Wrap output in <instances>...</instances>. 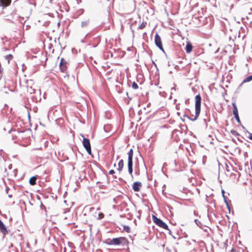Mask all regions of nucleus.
<instances>
[{
	"label": "nucleus",
	"instance_id": "f257e3e1",
	"mask_svg": "<svg viewBox=\"0 0 252 252\" xmlns=\"http://www.w3.org/2000/svg\"><path fill=\"white\" fill-rule=\"evenodd\" d=\"M195 115L194 116L191 115L190 116H187L186 114L184 115V117H187L188 119L192 121L196 120L198 117L201 110V97L200 94H197L195 96Z\"/></svg>",
	"mask_w": 252,
	"mask_h": 252
},
{
	"label": "nucleus",
	"instance_id": "f03ea898",
	"mask_svg": "<svg viewBox=\"0 0 252 252\" xmlns=\"http://www.w3.org/2000/svg\"><path fill=\"white\" fill-rule=\"evenodd\" d=\"M112 242L113 243V245H122L123 246L127 245L128 243L127 239L123 237L113 238Z\"/></svg>",
	"mask_w": 252,
	"mask_h": 252
},
{
	"label": "nucleus",
	"instance_id": "7ed1b4c3",
	"mask_svg": "<svg viewBox=\"0 0 252 252\" xmlns=\"http://www.w3.org/2000/svg\"><path fill=\"white\" fill-rule=\"evenodd\" d=\"M153 221L158 226L164 229L168 230V225L160 219L158 218L155 216H153Z\"/></svg>",
	"mask_w": 252,
	"mask_h": 252
},
{
	"label": "nucleus",
	"instance_id": "20e7f679",
	"mask_svg": "<svg viewBox=\"0 0 252 252\" xmlns=\"http://www.w3.org/2000/svg\"><path fill=\"white\" fill-rule=\"evenodd\" d=\"M82 137H83L82 141L83 146L87 151L88 154L91 155L92 154V152L90 140L89 139L84 137L83 135H82Z\"/></svg>",
	"mask_w": 252,
	"mask_h": 252
},
{
	"label": "nucleus",
	"instance_id": "39448f33",
	"mask_svg": "<svg viewBox=\"0 0 252 252\" xmlns=\"http://www.w3.org/2000/svg\"><path fill=\"white\" fill-rule=\"evenodd\" d=\"M155 42L157 46L158 47L160 50L164 51L161 39L158 33H157L155 36Z\"/></svg>",
	"mask_w": 252,
	"mask_h": 252
},
{
	"label": "nucleus",
	"instance_id": "423d86ee",
	"mask_svg": "<svg viewBox=\"0 0 252 252\" xmlns=\"http://www.w3.org/2000/svg\"><path fill=\"white\" fill-rule=\"evenodd\" d=\"M142 186V184L139 182H135L133 184L132 189L134 191L138 192L140 190V188Z\"/></svg>",
	"mask_w": 252,
	"mask_h": 252
},
{
	"label": "nucleus",
	"instance_id": "0eeeda50",
	"mask_svg": "<svg viewBox=\"0 0 252 252\" xmlns=\"http://www.w3.org/2000/svg\"><path fill=\"white\" fill-rule=\"evenodd\" d=\"M11 2V0H0V6L7 7L10 4Z\"/></svg>",
	"mask_w": 252,
	"mask_h": 252
},
{
	"label": "nucleus",
	"instance_id": "6e6552de",
	"mask_svg": "<svg viewBox=\"0 0 252 252\" xmlns=\"http://www.w3.org/2000/svg\"><path fill=\"white\" fill-rule=\"evenodd\" d=\"M192 48L193 47L191 43L190 42L188 41L185 47V50L187 53H190L192 50Z\"/></svg>",
	"mask_w": 252,
	"mask_h": 252
},
{
	"label": "nucleus",
	"instance_id": "1a4fd4ad",
	"mask_svg": "<svg viewBox=\"0 0 252 252\" xmlns=\"http://www.w3.org/2000/svg\"><path fill=\"white\" fill-rule=\"evenodd\" d=\"M127 166H128V171L129 174L131 175V176L132 177V172H133V162H130L128 161L127 163Z\"/></svg>",
	"mask_w": 252,
	"mask_h": 252
},
{
	"label": "nucleus",
	"instance_id": "9d476101",
	"mask_svg": "<svg viewBox=\"0 0 252 252\" xmlns=\"http://www.w3.org/2000/svg\"><path fill=\"white\" fill-rule=\"evenodd\" d=\"M127 154H128V161L133 162L132 158H133V151L132 149H130V150L128 152Z\"/></svg>",
	"mask_w": 252,
	"mask_h": 252
},
{
	"label": "nucleus",
	"instance_id": "9b49d317",
	"mask_svg": "<svg viewBox=\"0 0 252 252\" xmlns=\"http://www.w3.org/2000/svg\"><path fill=\"white\" fill-rule=\"evenodd\" d=\"M37 177L36 176L32 177L29 180V183L31 185L33 186L36 184Z\"/></svg>",
	"mask_w": 252,
	"mask_h": 252
},
{
	"label": "nucleus",
	"instance_id": "f8f14e48",
	"mask_svg": "<svg viewBox=\"0 0 252 252\" xmlns=\"http://www.w3.org/2000/svg\"><path fill=\"white\" fill-rule=\"evenodd\" d=\"M124 167V161L123 159H121L118 162V168L117 170L121 172Z\"/></svg>",
	"mask_w": 252,
	"mask_h": 252
},
{
	"label": "nucleus",
	"instance_id": "ddd939ff",
	"mask_svg": "<svg viewBox=\"0 0 252 252\" xmlns=\"http://www.w3.org/2000/svg\"><path fill=\"white\" fill-rule=\"evenodd\" d=\"M59 66L60 70L62 72H65L67 68L66 64H59Z\"/></svg>",
	"mask_w": 252,
	"mask_h": 252
},
{
	"label": "nucleus",
	"instance_id": "4468645a",
	"mask_svg": "<svg viewBox=\"0 0 252 252\" xmlns=\"http://www.w3.org/2000/svg\"><path fill=\"white\" fill-rule=\"evenodd\" d=\"M232 106H233V114L238 113V109H237V106L236 105V103L235 102L232 103Z\"/></svg>",
	"mask_w": 252,
	"mask_h": 252
},
{
	"label": "nucleus",
	"instance_id": "2eb2a0df",
	"mask_svg": "<svg viewBox=\"0 0 252 252\" xmlns=\"http://www.w3.org/2000/svg\"><path fill=\"white\" fill-rule=\"evenodd\" d=\"M147 26V22H143L140 26L138 27V29H144Z\"/></svg>",
	"mask_w": 252,
	"mask_h": 252
},
{
	"label": "nucleus",
	"instance_id": "dca6fc26",
	"mask_svg": "<svg viewBox=\"0 0 252 252\" xmlns=\"http://www.w3.org/2000/svg\"><path fill=\"white\" fill-rule=\"evenodd\" d=\"M104 243L108 245H113V243L112 242V239H106Z\"/></svg>",
	"mask_w": 252,
	"mask_h": 252
},
{
	"label": "nucleus",
	"instance_id": "f3484780",
	"mask_svg": "<svg viewBox=\"0 0 252 252\" xmlns=\"http://www.w3.org/2000/svg\"><path fill=\"white\" fill-rule=\"evenodd\" d=\"M89 21H85L81 22L82 28H86L89 25Z\"/></svg>",
	"mask_w": 252,
	"mask_h": 252
},
{
	"label": "nucleus",
	"instance_id": "a211bd4d",
	"mask_svg": "<svg viewBox=\"0 0 252 252\" xmlns=\"http://www.w3.org/2000/svg\"><path fill=\"white\" fill-rule=\"evenodd\" d=\"M233 115H234V117H235L236 121L237 122V123L238 124H241V121L240 120V118H239V115H238V113L233 114Z\"/></svg>",
	"mask_w": 252,
	"mask_h": 252
},
{
	"label": "nucleus",
	"instance_id": "6ab92c4d",
	"mask_svg": "<svg viewBox=\"0 0 252 252\" xmlns=\"http://www.w3.org/2000/svg\"><path fill=\"white\" fill-rule=\"evenodd\" d=\"M252 80V75L246 77L243 81V83L248 82Z\"/></svg>",
	"mask_w": 252,
	"mask_h": 252
},
{
	"label": "nucleus",
	"instance_id": "aec40b11",
	"mask_svg": "<svg viewBox=\"0 0 252 252\" xmlns=\"http://www.w3.org/2000/svg\"><path fill=\"white\" fill-rule=\"evenodd\" d=\"M5 58L7 60L8 63H9L13 59V56L11 54H9L6 56Z\"/></svg>",
	"mask_w": 252,
	"mask_h": 252
},
{
	"label": "nucleus",
	"instance_id": "412c9836",
	"mask_svg": "<svg viewBox=\"0 0 252 252\" xmlns=\"http://www.w3.org/2000/svg\"><path fill=\"white\" fill-rule=\"evenodd\" d=\"M124 230L127 233L130 232V227L127 225H124L123 226Z\"/></svg>",
	"mask_w": 252,
	"mask_h": 252
},
{
	"label": "nucleus",
	"instance_id": "4be33fe9",
	"mask_svg": "<svg viewBox=\"0 0 252 252\" xmlns=\"http://www.w3.org/2000/svg\"><path fill=\"white\" fill-rule=\"evenodd\" d=\"M230 132L232 134H233V135H235V136H239L240 135V134L237 131H236L234 129H232L230 131Z\"/></svg>",
	"mask_w": 252,
	"mask_h": 252
},
{
	"label": "nucleus",
	"instance_id": "5701e85b",
	"mask_svg": "<svg viewBox=\"0 0 252 252\" xmlns=\"http://www.w3.org/2000/svg\"><path fill=\"white\" fill-rule=\"evenodd\" d=\"M194 222L197 226H198L200 228H202V223L200 221H199L197 219H195L194 220Z\"/></svg>",
	"mask_w": 252,
	"mask_h": 252
},
{
	"label": "nucleus",
	"instance_id": "b1692460",
	"mask_svg": "<svg viewBox=\"0 0 252 252\" xmlns=\"http://www.w3.org/2000/svg\"><path fill=\"white\" fill-rule=\"evenodd\" d=\"M131 87L133 89H135V90L138 88V86L137 84L135 82H133L132 83Z\"/></svg>",
	"mask_w": 252,
	"mask_h": 252
},
{
	"label": "nucleus",
	"instance_id": "393cba45",
	"mask_svg": "<svg viewBox=\"0 0 252 252\" xmlns=\"http://www.w3.org/2000/svg\"><path fill=\"white\" fill-rule=\"evenodd\" d=\"M105 65H102L101 67L104 69V70H106V68H108L109 66L108 65V64H105Z\"/></svg>",
	"mask_w": 252,
	"mask_h": 252
},
{
	"label": "nucleus",
	"instance_id": "a878e982",
	"mask_svg": "<svg viewBox=\"0 0 252 252\" xmlns=\"http://www.w3.org/2000/svg\"><path fill=\"white\" fill-rule=\"evenodd\" d=\"M224 202H225V204H227L228 203L227 201V197L225 195H223V197Z\"/></svg>",
	"mask_w": 252,
	"mask_h": 252
},
{
	"label": "nucleus",
	"instance_id": "bb28decb",
	"mask_svg": "<svg viewBox=\"0 0 252 252\" xmlns=\"http://www.w3.org/2000/svg\"><path fill=\"white\" fill-rule=\"evenodd\" d=\"M104 217V215L102 213H99L98 215V219H101Z\"/></svg>",
	"mask_w": 252,
	"mask_h": 252
},
{
	"label": "nucleus",
	"instance_id": "cd10ccee",
	"mask_svg": "<svg viewBox=\"0 0 252 252\" xmlns=\"http://www.w3.org/2000/svg\"><path fill=\"white\" fill-rule=\"evenodd\" d=\"M109 173L111 175H112L115 173V171L114 170H110L109 172Z\"/></svg>",
	"mask_w": 252,
	"mask_h": 252
},
{
	"label": "nucleus",
	"instance_id": "c85d7f7f",
	"mask_svg": "<svg viewBox=\"0 0 252 252\" xmlns=\"http://www.w3.org/2000/svg\"><path fill=\"white\" fill-rule=\"evenodd\" d=\"M249 133V136L248 138L250 140H252V133H250V132Z\"/></svg>",
	"mask_w": 252,
	"mask_h": 252
},
{
	"label": "nucleus",
	"instance_id": "c756f323",
	"mask_svg": "<svg viewBox=\"0 0 252 252\" xmlns=\"http://www.w3.org/2000/svg\"><path fill=\"white\" fill-rule=\"evenodd\" d=\"M226 205L227 206V208L228 210L230 211V207L228 203L227 204H226Z\"/></svg>",
	"mask_w": 252,
	"mask_h": 252
},
{
	"label": "nucleus",
	"instance_id": "7c9ffc66",
	"mask_svg": "<svg viewBox=\"0 0 252 252\" xmlns=\"http://www.w3.org/2000/svg\"><path fill=\"white\" fill-rule=\"evenodd\" d=\"M221 192V193H222V197H223V195H224L225 191H224V190L223 189H222Z\"/></svg>",
	"mask_w": 252,
	"mask_h": 252
},
{
	"label": "nucleus",
	"instance_id": "2f4dec72",
	"mask_svg": "<svg viewBox=\"0 0 252 252\" xmlns=\"http://www.w3.org/2000/svg\"><path fill=\"white\" fill-rule=\"evenodd\" d=\"M211 64V65H207V66H208L209 68H210V69L213 68V66L212 65L213 64Z\"/></svg>",
	"mask_w": 252,
	"mask_h": 252
},
{
	"label": "nucleus",
	"instance_id": "473e14b6",
	"mask_svg": "<svg viewBox=\"0 0 252 252\" xmlns=\"http://www.w3.org/2000/svg\"><path fill=\"white\" fill-rule=\"evenodd\" d=\"M63 61H64V60H63V59H62L61 60V61H60V63H64L63 62Z\"/></svg>",
	"mask_w": 252,
	"mask_h": 252
},
{
	"label": "nucleus",
	"instance_id": "72a5a7b5",
	"mask_svg": "<svg viewBox=\"0 0 252 252\" xmlns=\"http://www.w3.org/2000/svg\"><path fill=\"white\" fill-rule=\"evenodd\" d=\"M8 190H9V188H7L5 189V191L6 192V193H8Z\"/></svg>",
	"mask_w": 252,
	"mask_h": 252
},
{
	"label": "nucleus",
	"instance_id": "f704fd0d",
	"mask_svg": "<svg viewBox=\"0 0 252 252\" xmlns=\"http://www.w3.org/2000/svg\"><path fill=\"white\" fill-rule=\"evenodd\" d=\"M174 68H175L176 69H177H177H178V66L177 65H175Z\"/></svg>",
	"mask_w": 252,
	"mask_h": 252
},
{
	"label": "nucleus",
	"instance_id": "c9c22d12",
	"mask_svg": "<svg viewBox=\"0 0 252 252\" xmlns=\"http://www.w3.org/2000/svg\"><path fill=\"white\" fill-rule=\"evenodd\" d=\"M204 121L205 122V123L206 124V125H207V123H206V121L205 119H204Z\"/></svg>",
	"mask_w": 252,
	"mask_h": 252
},
{
	"label": "nucleus",
	"instance_id": "e433bc0d",
	"mask_svg": "<svg viewBox=\"0 0 252 252\" xmlns=\"http://www.w3.org/2000/svg\"><path fill=\"white\" fill-rule=\"evenodd\" d=\"M113 201H114V202L116 203V198H114Z\"/></svg>",
	"mask_w": 252,
	"mask_h": 252
},
{
	"label": "nucleus",
	"instance_id": "4c0bfd02",
	"mask_svg": "<svg viewBox=\"0 0 252 252\" xmlns=\"http://www.w3.org/2000/svg\"><path fill=\"white\" fill-rule=\"evenodd\" d=\"M177 115H179V116H180V112H177Z\"/></svg>",
	"mask_w": 252,
	"mask_h": 252
},
{
	"label": "nucleus",
	"instance_id": "58836bf2",
	"mask_svg": "<svg viewBox=\"0 0 252 252\" xmlns=\"http://www.w3.org/2000/svg\"><path fill=\"white\" fill-rule=\"evenodd\" d=\"M46 64H47L46 63L44 64V65H43V66H44V67H45V66H46Z\"/></svg>",
	"mask_w": 252,
	"mask_h": 252
},
{
	"label": "nucleus",
	"instance_id": "ea45409f",
	"mask_svg": "<svg viewBox=\"0 0 252 252\" xmlns=\"http://www.w3.org/2000/svg\"><path fill=\"white\" fill-rule=\"evenodd\" d=\"M9 197H12V195H8Z\"/></svg>",
	"mask_w": 252,
	"mask_h": 252
},
{
	"label": "nucleus",
	"instance_id": "a19ab883",
	"mask_svg": "<svg viewBox=\"0 0 252 252\" xmlns=\"http://www.w3.org/2000/svg\"><path fill=\"white\" fill-rule=\"evenodd\" d=\"M154 65H155V66L157 67V64H156V63H155V64H154Z\"/></svg>",
	"mask_w": 252,
	"mask_h": 252
},
{
	"label": "nucleus",
	"instance_id": "79ce46f5",
	"mask_svg": "<svg viewBox=\"0 0 252 252\" xmlns=\"http://www.w3.org/2000/svg\"><path fill=\"white\" fill-rule=\"evenodd\" d=\"M248 64H246V66L248 67Z\"/></svg>",
	"mask_w": 252,
	"mask_h": 252
}]
</instances>
